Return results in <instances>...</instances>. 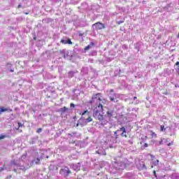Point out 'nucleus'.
Instances as JSON below:
<instances>
[{
  "label": "nucleus",
  "mask_w": 179,
  "mask_h": 179,
  "mask_svg": "<svg viewBox=\"0 0 179 179\" xmlns=\"http://www.w3.org/2000/svg\"><path fill=\"white\" fill-rule=\"evenodd\" d=\"M14 171L16 172V169H14Z\"/></svg>",
  "instance_id": "nucleus-42"
},
{
  "label": "nucleus",
  "mask_w": 179,
  "mask_h": 179,
  "mask_svg": "<svg viewBox=\"0 0 179 179\" xmlns=\"http://www.w3.org/2000/svg\"><path fill=\"white\" fill-rule=\"evenodd\" d=\"M4 138H5V136H3V135L0 136V139H3Z\"/></svg>",
  "instance_id": "nucleus-30"
},
{
  "label": "nucleus",
  "mask_w": 179,
  "mask_h": 179,
  "mask_svg": "<svg viewBox=\"0 0 179 179\" xmlns=\"http://www.w3.org/2000/svg\"><path fill=\"white\" fill-rule=\"evenodd\" d=\"M17 8L18 9H20V8H22V4L18 5Z\"/></svg>",
  "instance_id": "nucleus-35"
},
{
  "label": "nucleus",
  "mask_w": 179,
  "mask_h": 179,
  "mask_svg": "<svg viewBox=\"0 0 179 179\" xmlns=\"http://www.w3.org/2000/svg\"><path fill=\"white\" fill-rule=\"evenodd\" d=\"M32 163H36V164H38L40 163V159L36 158L32 161Z\"/></svg>",
  "instance_id": "nucleus-18"
},
{
  "label": "nucleus",
  "mask_w": 179,
  "mask_h": 179,
  "mask_svg": "<svg viewBox=\"0 0 179 179\" xmlns=\"http://www.w3.org/2000/svg\"><path fill=\"white\" fill-rule=\"evenodd\" d=\"M96 153H98V155H106V150H99L98 151H96Z\"/></svg>",
  "instance_id": "nucleus-15"
},
{
  "label": "nucleus",
  "mask_w": 179,
  "mask_h": 179,
  "mask_svg": "<svg viewBox=\"0 0 179 179\" xmlns=\"http://www.w3.org/2000/svg\"><path fill=\"white\" fill-rule=\"evenodd\" d=\"M21 127H23V124L20 122H18V128H20Z\"/></svg>",
  "instance_id": "nucleus-25"
},
{
  "label": "nucleus",
  "mask_w": 179,
  "mask_h": 179,
  "mask_svg": "<svg viewBox=\"0 0 179 179\" xmlns=\"http://www.w3.org/2000/svg\"><path fill=\"white\" fill-rule=\"evenodd\" d=\"M134 100H136V96H134Z\"/></svg>",
  "instance_id": "nucleus-40"
},
{
  "label": "nucleus",
  "mask_w": 179,
  "mask_h": 179,
  "mask_svg": "<svg viewBox=\"0 0 179 179\" xmlns=\"http://www.w3.org/2000/svg\"><path fill=\"white\" fill-rule=\"evenodd\" d=\"M171 178L172 179H179V173H174L171 175Z\"/></svg>",
  "instance_id": "nucleus-14"
},
{
  "label": "nucleus",
  "mask_w": 179,
  "mask_h": 179,
  "mask_svg": "<svg viewBox=\"0 0 179 179\" xmlns=\"http://www.w3.org/2000/svg\"><path fill=\"white\" fill-rule=\"evenodd\" d=\"M60 43H62V44H72V41L70 38L62 39Z\"/></svg>",
  "instance_id": "nucleus-12"
},
{
  "label": "nucleus",
  "mask_w": 179,
  "mask_h": 179,
  "mask_svg": "<svg viewBox=\"0 0 179 179\" xmlns=\"http://www.w3.org/2000/svg\"><path fill=\"white\" fill-rule=\"evenodd\" d=\"M68 110V108L66 107H63V108H61L58 110V112L59 113H61V115H64V114H65V113L66 112V110Z\"/></svg>",
  "instance_id": "nucleus-13"
},
{
  "label": "nucleus",
  "mask_w": 179,
  "mask_h": 179,
  "mask_svg": "<svg viewBox=\"0 0 179 179\" xmlns=\"http://www.w3.org/2000/svg\"><path fill=\"white\" fill-rule=\"evenodd\" d=\"M120 132H122L120 134V136H124V138H128V135H127V129H125V127H122L120 129H117V131H114L115 139H118V134H120Z\"/></svg>",
  "instance_id": "nucleus-3"
},
{
  "label": "nucleus",
  "mask_w": 179,
  "mask_h": 179,
  "mask_svg": "<svg viewBox=\"0 0 179 179\" xmlns=\"http://www.w3.org/2000/svg\"><path fill=\"white\" fill-rule=\"evenodd\" d=\"M121 23H124V21H117V24H121Z\"/></svg>",
  "instance_id": "nucleus-28"
},
{
  "label": "nucleus",
  "mask_w": 179,
  "mask_h": 179,
  "mask_svg": "<svg viewBox=\"0 0 179 179\" xmlns=\"http://www.w3.org/2000/svg\"><path fill=\"white\" fill-rule=\"evenodd\" d=\"M93 121V119L92 118V116H88L84 121L80 122V125H82V127H85V125H87L89 122H92Z\"/></svg>",
  "instance_id": "nucleus-10"
},
{
  "label": "nucleus",
  "mask_w": 179,
  "mask_h": 179,
  "mask_svg": "<svg viewBox=\"0 0 179 179\" xmlns=\"http://www.w3.org/2000/svg\"><path fill=\"white\" fill-rule=\"evenodd\" d=\"M129 143H130L131 145H132V141L131 140L129 141Z\"/></svg>",
  "instance_id": "nucleus-36"
},
{
  "label": "nucleus",
  "mask_w": 179,
  "mask_h": 179,
  "mask_svg": "<svg viewBox=\"0 0 179 179\" xmlns=\"http://www.w3.org/2000/svg\"><path fill=\"white\" fill-rule=\"evenodd\" d=\"M11 164H13V166H18L15 160L11 161Z\"/></svg>",
  "instance_id": "nucleus-21"
},
{
  "label": "nucleus",
  "mask_w": 179,
  "mask_h": 179,
  "mask_svg": "<svg viewBox=\"0 0 179 179\" xmlns=\"http://www.w3.org/2000/svg\"><path fill=\"white\" fill-rule=\"evenodd\" d=\"M113 166L114 167V169H115V170H124V169L127 167V165L122 162L115 161L113 163Z\"/></svg>",
  "instance_id": "nucleus-4"
},
{
  "label": "nucleus",
  "mask_w": 179,
  "mask_h": 179,
  "mask_svg": "<svg viewBox=\"0 0 179 179\" xmlns=\"http://www.w3.org/2000/svg\"><path fill=\"white\" fill-rule=\"evenodd\" d=\"M115 111L114 109H108L106 111V114L105 116H103V120H106V124H108L110 121H113L114 118H115Z\"/></svg>",
  "instance_id": "nucleus-2"
},
{
  "label": "nucleus",
  "mask_w": 179,
  "mask_h": 179,
  "mask_svg": "<svg viewBox=\"0 0 179 179\" xmlns=\"http://www.w3.org/2000/svg\"><path fill=\"white\" fill-rule=\"evenodd\" d=\"M70 107H71V108H75V104L71 103V104H70Z\"/></svg>",
  "instance_id": "nucleus-24"
},
{
  "label": "nucleus",
  "mask_w": 179,
  "mask_h": 179,
  "mask_svg": "<svg viewBox=\"0 0 179 179\" xmlns=\"http://www.w3.org/2000/svg\"><path fill=\"white\" fill-rule=\"evenodd\" d=\"M122 134V131H120V134H117L118 136Z\"/></svg>",
  "instance_id": "nucleus-37"
},
{
  "label": "nucleus",
  "mask_w": 179,
  "mask_h": 179,
  "mask_svg": "<svg viewBox=\"0 0 179 179\" xmlns=\"http://www.w3.org/2000/svg\"><path fill=\"white\" fill-rule=\"evenodd\" d=\"M76 135H78V133L73 132V133L69 134L68 136H71V138H76V136H78Z\"/></svg>",
  "instance_id": "nucleus-16"
},
{
  "label": "nucleus",
  "mask_w": 179,
  "mask_h": 179,
  "mask_svg": "<svg viewBox=\"0 0 179 179\" xmlns=\"http://www.w3.org/2000/svg\"><path fill=\"white\" fill-rule=\"evenodd\" d=\"M106 26H104V24L101 23L100 22H98L94 24H92V29L94 30H101L103 29H105Z\"/></svg>",
  "instance_id": "nucleus-6"
},
{
  "label": "nucleus",
  "mask_w": 179,
  "mask_h": 179,
  "mask_svg": "<svg viewBox=\"0 0 179 179\" xmlns=\"http://www.w3.org/2000/svg\"><path fill=\"white\" fill-rule=\"evenodd\" d=\"M161 131H166V129H164V126L161 125Z\"/></svg>",
  "instance_id": "nucleus-23"
},
{
  "label": "nucleus",
  "mask_w": 179,
  "mask_h": 179,
  "mask_svg": "<svg viewBox=\"0 0 179 179\" xmlns=\"http://www.w3.org/2000/svg\"><path fill=\"white\" fill-rule=\"evenodd\" d=\"M152 137H153V136H156V133L152 132Z\"/></svg>",
  "instance_id": "nucleus-34"
},
{
  "label": "nucleus",
  "mask_w": 179,
  "mask_h": 179,
  "mask_svg": "<svg viewBox=\"0 0 179 179\" xmlns=\"http://www.w3.org/2000/svg\"><path fill=\"white\" fill-rule=\"evenodd\" d=\"M10 72H13V69H11L10 70Z\"/></svg>",
  "instance_id": "nucleus-38"
},
{
  "label": "nucleus",
  "mask_w": 179,
  "mask_h": 179,
  "mask_svg": "<svg viewBox=\"0 0 179 179\" xmlns=\"http://www.w3.org/2000/svg\"><path fill=\"white\" fill-rule=\"evenodd\" d=\"M90 47H93V45H94V43L93 42H91L90 44Z\"/></svg>",
  "instance_id": "nucleus-29"
},
{
  "label": "nucleus",
  "mask_w": 179,
  "mask_h": 179,
  "mask_svg": "<svg viewBox=\"0 0 179 179\" xmlns=\"http://www.w3.org/2000/svg\"><path fill=\"white\" fill-rule=\"evenodd\" d=\"M73 169L75 171H79V170H80V164L78 163V164H73Z\"/></svg>",
  "instance_id": "nucleus-11"
},
{
  "label": "nucleus",
  "mask_w": 179,
  "mask_h": 179,
  "mask_svg": "<svg viewBox=\"0 0 179 179\" xmlns=\"http://www.w3.org/2000/svg\"><path fill=\"white\" fill-rule=\"evenodd\" d=\"M153 174H154L155 178H157V175L156 174V171H153Z\"/></svg>",
  "instance_id": "nucleus-26"
},
{
  "label": "nucleus",
  "mask_w": 179,
  "mask_h": 179,
  "mask_svg": "<svg viewBox=\"0 0 179 179\" xmlns=\"http://www.w3.org/2000/svg\"><path fill=\"white\" fill-rule=\"evenodd\" d=\"M3 170H5V167L4 166L0 168V171H3Z\"/></svg>",
  "instance_id": "nucleus-27"
},
{
  "label": "nucleus",
  "mask_w": 179,
  "mask_h": 179,
  "mask_svg": "<svg viewBox=\"0 0 179 179\" xmlns=\"http://www.w3.org/2000/svg\"><path fill=\"white\" fill-rule=\"evenodd\" d=\"M148 146H149V145L145 143L144 144V148H148Z\"/></svg>",
  "instance_id": "nucleus-33"
},
{
  "label": "nucleus",
  "mask_w": 179,
  "mask_h": 179,
  "mask_svg": "<svg viewBox=\"0 0 179 179\" xmlns=\"http://www.w3.org/2000/svg\"><path fill=\"white\" fill-rule=\"evenodd\" d=\"M150 156L152 160V162L150 163L151 169H153L155 166H159V159L155 161V156H153L152 154H150Z\"/></svg>",
  "instance_id": "nucleus-9"
},
{
  "label": "nucleus",
  "mask_w": 179,
  "mask_h": 179,
  "mask_svg": "<svg viewBox=\"0 0 179 179\" xmlns=\"http://www.w3.org/2000/svg\"><path fill=\"white\" fill-rule=\"evenodd\" d=\"M100 96V93L94 94L90 103L91 104L96 103V107L94 109L93 117H94L96 120H99L101 125H107V120H104V115L101 113V111H103V104H101Z\"/></svg>",
  "instance_id": "nucleus-1"
},
{
  "label": "nucleus",
  "mask_w": 179,
  "mask_h": 179,
  "mask_svg": "<svg viewBox=\"0 0 179 179\" xmlns=\"http://www.w3.org/2000/svg\"><path fill=\"white\" fill-rule=\"evenodd\" d=\"M90 45H88L87 46H86L85 48V51H87V50H90Z\"/></svg>",
  "instance_id": "nucleus-20"
},
{
  "label": "nucleus",
  "mask_w": 179,
  "mask_h": 179,
  "mask_svg": "<svg viewBox=\"0 0 179 179\" xmlns=\"http://www.w3.org/2000/svg\"><path fill=\"white\" fill-rule=\"evenodd\" d=\"M110 93L108 94V96L110 101H113V103H117V101H118V99H117V94L114 93V90H110Z\"/></svg>",
  "instance_id": "nucleus-7"
},
{
  "label": "nucleus",
  "mask_w": 179,
  "mask_h": 179,
  "mask_svg": "<svg viewBox=\"0 0 179 179\" xmlns=\"http://www.w3.org/2000/svg\"><path fill=\"white\" fill-rule=\"evenodd\" d=\"M81 115V117L78 121V124L80 125V122H83V121L90 116V113L89 110H85L83 113H80Z\"/></svg>",
  "instance_id": "nucleus-5"
},
{
  "label": "nucleus",
  "mask_w": 179,
  "mask_h": 179,
  "mask_svg": "<svg viewBox=\"0 0 179 179\" xmlns=\"http://www.w3.org/2000/svg\"><path fill=\"white\" fill-rule=\"evenodd\" d=\"M42 131H43V129L39 128V129H37V133H38V134H41V132Z\"/></svg>",
  "instance_id": "nucleus-22"
},
{
  "label": "nucleus",
  "mask_w": 179,
  "mask_h": 179,
  "mask_svg": "<svg viewBox=\"0 0 179 179\" xmlns=\"http://www.w3.org/2000/svg\"><path fill=\"white\" fill-rule=\"evenodd\" d=\"M143 169H144L145 170H146V169H147V168H146V165H145V164H143Z\"/></svg>",
  "instance_id": "nucleus-31"
},
{
  "label": "nucleus",
  "mask_w": 179,
  "mask_h": 179,
  "mask_svg": "<svg viewBox=\"0 0 179 179\" xmlns=\"http://www.w3.org/2000/svg\"><path fill=\"white\" fill-rule=\"evenodd\" d=\"M59 173L62 176H64V177H68L69 174H71V170H69L68 167H64L60 170Z\"/></svg>",
  "instance_id": "nucleus-8"
},
{
  "label": "nucleus",
  "mask_w": 179,
  "mask_h": 179,
  "mask_svg": "<svg viewBox=\"0 0 179 179\" xmlns=\"http://www.w3.org/2000/svg\"><path fill=\"white\" fill-rule=\"evenodd\" d=\"M5 111H8V108H4L3 107L0 108V114L1 113H5Z\"/></svg>",
  "instance_id": "nucleus-19"
},
{
  "label": "nucleus",
  "mask_w": 179,
  "mask_h": 179,
  "mask_svg": "<svg viewBox=\"0 0 179 179\" xmlns=\"http://www.w3.org/2000/svg\"><path fill=\"white\" fill-rule=\"evenodd\" d=\"M20 170H24V166H19Z\"/></svg>",
  "instance_id": "nucleus-32"
},
{
  "label": "nucleus",
  "mask_w": 179,
  "mask_h": 179,
  "mask_svg": "<svg viewBox=\"0 0 179 179\" xmlns=\"http://www.w3.org/2000/svg\"><path fill=\"white\" fill-rule=\"evenodd\" d=\"M73 75H75V72L73 71L69 72V78H73Z\"/></svg>",
  "instance_id": "nucleus-17"
},
{
  "label": "nucleus",
  "mask_w": 179,
  "mask_h": 179,
  "mask_svg": "<svg viewBox=\"0 0 179 179\" xmlns=\"http://www.w3.org/2000/svg\"><path fill=\"white\" fill-rule=\"evenodd\" d=\"M25 15H29V13H24Z\"/></svg>",
  "instance_id": "nucleus-41"
},
{
  "label": "nucleus",
  "mask_w": 179,
  "mask_h": 179,
  "mask_svg": "<svg viewBox=\"0 0 179 179\" xmlns=\"http://www.w3.org/2000/svg\"><path fill=\"white\" fill-rule=\"evenodd\" d=\"M7 178H12V176H8V177H7Z\"/></svg>",
  "instance_id": "nucleus-39"
}]
</instances>
